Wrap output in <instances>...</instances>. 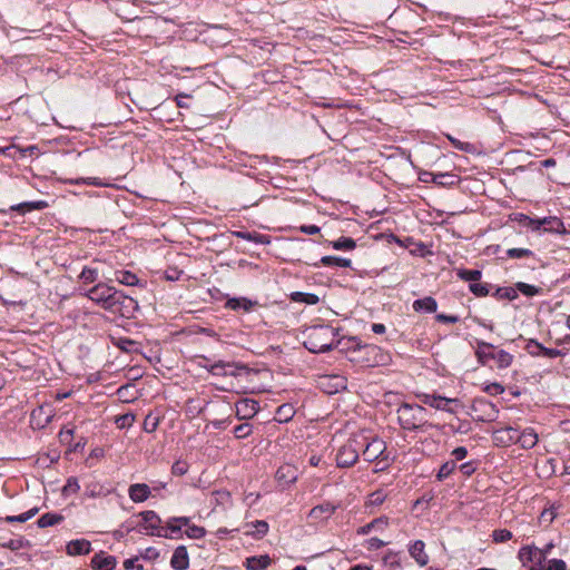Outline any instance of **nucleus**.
I'll return each instance as SVG.
<instances>
[{"mask_svg": "<svg viewBox=\"0 0 570 570\" xmlns=\"http://www.w3.org/2000/svg\"><path fill=\"white\" fill-rule=\"evenodd\" d=\"M304 335V346L312 353L327 352L338 343V332L330 325L312 326L305 331Z\"/></svg>", "mask_w": 570, "mask_h": 570, "instance_id": "1", "label": "nucleus"}, {"mask_svg": "<svg viewBox=\"0 0 570 570\" xmlns=\"http://www.w3.org/2000/svg\"><path fill=\"white\" fill-rule=\"evenodd\" d=\"M397 421L402 429L407 431L424 430L431 424L426 419V410L419 404L402 403L397 411Z\"/></svg>", "mask_w": 570, "mask_h": 570, "instance_id": "2", "label": "nucleus"}, {"mask_svg": "<svg viewBox=\"0 0 570 570\" xmlns=\"http://www.w3.org/2000/svg\"><path fill=\"white\" fill-rule=\"evenodd\" d=\"M87 296L108 312H119L118 299L122 298V293L115 287L99 283L88 291Z\"/></svg>", "mask_w": 570, "mask_h": 570, "instance_id": "3", "label": "nucleus"}, {"mask_svg": "<svg viewBox=\"0 0 570 570\" xmlns=\"http://www.w3.org/2000/svg\"><path fill=\"white\" fill-rule=\"evenodd\" d=\"M553 542L547 543L543 548H538L535 546H525L519 550V559L525 566L527 563H532L530 570H541L542 564L546 561L548 554L553 549Z\"/></svg>", "mask_w": 570, "mask_h": 570, "instance_id": "4", "label": "nucleus"}, {"mask_svg": "<svg viewBox=\"0 0 570 570\" xmlns=\"http://www.w3.org/2000/svg\"><path fill=\"white\" fill-rule=\"evenodd\" d=\"M365 436H354L342 445L336 454V463L340 468H350L358 460V450L363 448Z\"/></svg>", "mask_w": 570, "mask_h": 570, "instance_id": "5", "label": "nucleus"}, {"mask_svg": "<svg viewBox=\"0 0 570 570\" xmlns=\"http://www.w3.org/2000/svg\"><path fill=\"white\" fill-rule=\"evenodd\" d=\"M200 360L203 362L199 363V365L204 368H206L210 374L217 375V376H238L240 375V372L247 371L246 365L233 363V362H224L218 361L213 364H208V358L206 356H200Z\"/></svg>", "mask_w": 570, "mask_h": 570, "instance_id": "6", "label": "nucleus"}, {"mask_svg": "<svg viewBox=\"0 0 570 570\" xmlns=\"http://www.w3.org/2000/svg\"><path fill=\"white\" fill-rule=\"evenodd\" d=\"M363 446V456L364 460L367 462H373L379 459L385 460L387 458L384 455L386 444L382 439L373 438L371 441H367V439L365 438Z\"/></svg>", "mask_w": 570, "mask_h": 570, "instance_id": "7", "label": "nucleus"}, {"mask_svg": "<svg viewBox=\"0 0 570 570\" xmlns=\"http://www.w3.org/2000/svg\"><path fill=\"white\" fill-rule=\"evenodd\" d=\"M259 411V404L253 399H242L235 403V413L238 420H249Z\"/></svg>", "mask_w": 570, "mask_h": 570, "instance_id": "8", "label": "nucleus"}, {"mask_svg": "<svg viewBox=\"0 0 570 570\" xmlns=\"http://www.w3.org/2000/svg\"><path fill=\"white\" fill-rule=\"evenodd\" d=\"M139 517L141 518V522L139 523L140 532L154 535L155 531L160 528L161 520L155 511H142L139 513Z\"/></svg>", "mask_w": 570, "mask_h": 570, "instance_id": "9", "label": "nucleus"}, {"mask_svg": "<svg viewBox=\"0 0 570 570\" xmlns=\"http://www.w3.org/2000/svg\"><path fill=\"white\" fill-rule=\"evenodd\" d=\"M566 228L562 220L556 216H549L537 219L534 232L554 233L562 234Z\"/></svg>", "mask_w": 570, "mask_h": 570, "instance_id": "10", "label": "nucleus"}, {"mask_svg": "<svg viewBox=\"0 0 570 570\" xmlns=\"http://www.w3.org/2000/svg\"><path fill=\"white\" fill-rule=\"evenodd\" d=\"M518 430L512 426L498 429L493 432L492 439L497 445L509 446L517 443Z\"/></svg>", "mask_w": 570, "mask_h": 570, "instance_id": "11", "label": "nucleus"}, {"mask_svg": "<svg viewBox=\"0 0 570 570\" xmlns=\"http://www.w3.org/2000/svg\"><path fill=\"white\" fill-rule=\"evenodd\" d=\"M421 400L424 404H426L431 407H434V409L441 410V411H446L449 413H453L454 411L452 409L448 407L446 405L449 403L458 402L456 399H449V397L435 395V394H423L421 396Z\"/></svg>", "mask_w": 570, "mask_h": 570, "instance_id": "12", "label": "nucleus"}, {"mask_svg": "<svg viewBox=\"0 0 570 570\" xmlns=\"http://www.w3.org/2000/svg\"><path fill=\"white\" fill-rule=\"evenodd\" d=\"M336 509L337 507L335 504L331 502H324L311 509L308 518L315 522L325 521L334 514Z\"/></svg>", "mask_w": 570, "mask_h": 570, "instance_id": "13", "label": "nucleus"}, {"mask_svg": "<svg viewBox=\"0 0 570 570\" xmlns=\"http://www.w3.org/2000/svg\"><path fill=\"white\" fill-rule=\"evenodd\" d=\"M409 553L420 567H425L429 561V554L425 552V543L416 540L409 546Z\"/></svg>", "mask_w": 570, "mask_h": 570, "instance_id": "14", "label": "nucleus"}, {"mask_svg": "<svg viewBox=\"0 0 570 570\" xmlns=\"http://www.w3.org/2000/svg\"><path fill=\"white\" fill-rule=\"evenodd\" d=\"M472 409L483 413V416L480 417L481 421H492L498 414L495 405L485 400H475Z\"/></svg>", "mask_w": 570, "mask_h": 570, "instance_id": "15", "label": "nucleus"}, {"mask_svg": "<svg viewBox=\"0 0 570 570\" xmlns=\"http://www.w3.org/2000/svg\"><path fill=\"white\" fill-rule=\"evenodd\" d=\"M170 564L175 570H186L189 567V558L186 547L179 546L175 549Z\"/></svg>", "mask_w": 570, "mask_h": 570, "instance_id": "16", "label": "nucleus"}, {"mask_svg": "<svg viewBox=\"0 0 570 570\" xmlns=\"http://www.w3.org/2000/svg\"><path fill=\"white\" fill-rule=\"evenodd\" d=\"M67 554L69 556H83L91 551V543L86 539H76L68 542L66 547Z\"/></svg>", "mask_w": 570, "mask_h": 570, "instance_id": "17", "label": "nucleus"}, {"mask_svg": "<svg viewBox=\"0 0 570 570\" xmlns=\"http://www.w3.org/2000/svg\"><path fill=\"white\" fill-rule=\"evenodd\" d=\"M256 305H258L257 302L250 301L246 297H234L229 298L225 306L233 311H243L245 313L250 312Z\"/></svg>", "mask_w": 570, "mask_h": 570, "instance_id": "18", "label": "nucleus"}, {"mask_svg": "<svg viewBox=\"0 0 570 570\" xmlns=\"http://www.w3.org/2000/svg\"><path fill=\"white\" fill-rule=\"evenodd\" d=\"M128 494L131 501L144 502L150 495V488L145 483H135L129 487Z\"/></svg>", "mask_w": 570, "mask_h": 570, "instance_id": "19", "label": "nucleus"}, {"mask_svg": "<svg viewBox=\"0 0 570 570\" xmlns=\"http://www.w3.org/2000/svg\"><path fill=\"white\" fill-rule=\"evenodd\" d=\"M389 525V518L387 517H380L371 521L370 523L362 525L357 529V534L365 535L368 534L371 531H383Z\"/></svg>", "mask_w": 570, "mask_h": 570, "instance_id": "20", "label": "nucleus"}, {"mask_svg": "<svg viewBox=\"0 0 570 570\" xmlns=\"http://www.w3.org/2000/svg\"><path fill=\"white\" fill-rule=\"evenodd\" d=\"M517 443H520L523 449H532L538 443V434L531 428L521 433L518 431Z\"/></svg>", "mask_w": 570, "mask_h": 570, "instance_id": "21", "label": "nucleus"}, {"mask_svg": "<svg viewBox=\"0 0 570 570\" xmlns=\"http://www.w3.org/2000/svg\"><path fill=\"white\" fill-rule=\"evenodd\" d=\"M278 482L283 484H291L296 481L297 474L294 466L289 464L282 465L275 474Z\"/></svg>", "mask_w": 570, "mask_h": 570, "instance_id": "22", "label": "nucleus"}, {"mask_svg": "<svg viewBox=\"0 0 570 570\" xmlns=\"http://www.w3.org/2000/svg\"><path fill=\"white\" fill-rule=\"evenodd\" d=\"M494 353L495 351L492 344L485 342L478 343L475 355L481 364L485 365L490 360H493Z\"/></svg>", "mask_w": 570, "mask_h": 570, "instance_id": "23", "label": "nucleus"}, {"mask_svg": "<svg viewBox=\"0 0 570 570\" xmlns=\"http://www.w3.org/2000/svg\"><path fill=\"white\" fill-rule=\"evenodd\" d=\"M118 309L119 312H111L112 314H118L122 317H129L130 314L137 308V302L135 299H132L131 297L129 296H126L124 293H122V298H119L118 299Z\"/></svg>", "mask_w": 570, "mask_h": 570, "instance_id": "24", "label": "nucleus"}, {"mask_svg": "<svg viewBox=\"0 0 570 570\" xmlns=\"http://www.w3.org/2000/svg\"><path fill=\"white\" fill-rule=\"evenodd\" d=\"M271 562L272 560L267 554L254 556L246 559L245 567L247 570H264Z\"/></svg>", "mask_w": 570, "mask_h": 570, "instance_id": "25", "label": "nucleus"}, {"mask_svg": "<svg viewBox=\"0 0 570 570\" xmlns=\"http://www.w3.org/2000/svg\"><path fill=\"white\" fill-rule=\"evenodd\" d=\"M116 563V558L112 556L96 554L91 560L92 567L99 570H112Z\"/></svg>", "mask_w": 570, "mask_h": 570, "instance_id": "26", "label": "nucleus"}, {"mask_svg": "<svg viewBox=\"0 0 570 570\" xmlns=\"http://www.w3.org/2000/svg\"><path fill=\"white\" fill-rule=\"evenodd\" d=\"M245 528L247 530L245 531V534L253 535L255 538H263L268 532V523L266 521H256L246 523Z\"/></svg>", "mask_w": 570, "mask_h": 570, "instance_id": "27", "label": "nucleus"}, {"mask_svg": "<svg viewBox=\"0 0 570 570\" xmlns=\"http://www.w3.org/2000/svg\"><path fill=\"white\" fill-rule=\"evenodd\" d=\"M413 308L416 312L424 311L426 313H434L438 308V303L433 297L428 296V297L414 301Z\"/></svg>", "mask_w": 570, "mask_h": 570, "instance_id": "28", "label": "nucleus"}, {"mask_svg": "<svg viewBox=\"0 0 570 570\" xmlns=\"http://www.w3.org/2000/svg\"><path fill=\"white\" fill-rule=\"evenodd\" d=\"M114 345L126 353H135L139 351V343L128 337H118L112 340Z\"/></svg>", "mask_w": 570, "mask_h": 570, "instance_id": "29", "label": "nucleus"}, {"mask_svg": "<svg viewBox=\"0 0 570 570\" xmlns=\"http://www.w3.org/2000/svg\"><path fill=\"white\" fill-rule=\"evenodd\" d=\"M294 414H295V409L292 404H288V403L282 404L276 410L275 421H277L279 423H286L289 420H292Z\"/></svg>", "mask_w": 570, "mask_h": 570, "instance_id": "30", "label": "nucleus"}, {"mask_svg": "<svg viewBox=\"0 0 570 570\" xmlns=\"http://www.w3.org/2000/svg\"><path fill=\"white\" fill-rule=\"evenodd\" d=\"M115 279L126 286L139 285V278L130 271H116Z\"/></svg>", "mask_w": 570, "mask_h": 570, "instance_id": "31", "label": "nucleus"}, {"mask_svg": "<svg viewBox=\"0 0 570 570\" xmlns=\"http://www.w3.org/2000/svg\"><path fill=\"white\" fill-rule=\"evenodd\" d=\"M46 207H47V203L45 200H39V202L21 203V204L12 206L11 209L14 212L24 214L26 212L40 210Z\"/></svg>", "mask_w": 570, "mask_h": 570, "instance_id": "32", "label": "nucleus"}, {"mask_svg": "<svg viewBox=\"0 0 570 570\" xmlns=\"http://www.w3.org/2000/svg\"><path fill=\"white\" fill-rule=\"evenodd\" d=\"M62 520H63V517L61 514L48 512V513L42 514L38 519L37 524L39 528H47V527H52V525L59 524L60 522H62Z\"/></svg>", "mask_w": 570, "mask_h": 570, "instance_id": "33", "label": "nucleus"}, {"mask_svg": "<svg viewBox=\"0 0 570 570\" xmlns=\"http://www.w3.org/2000/svg\"><path fill=\"white\" fill-rule=\"evenodd\" d=\"M98 266H85L79 275V278L83 284H91L98 279Z\"/></svg>", "mask_w": 570, "mask_h": 570, "instance_id": "34", "label": "nucleus"}, {"mask_svg": "<svg viewBox=\"0 0 570 570\" xmlns=\"http://www.w3.org/2000/svg\"><path fill=\"white\" fill-rule=\"evenodd\" d=\"M291 298L294 302L305 303L307 305H315L320 302L318 296L313 293L294 292Z\"/></svg>", "mask_w": 570, "mask_h": 570, "instance_id": "35", "label": "nucleus"}, {"mask_svg": "<svg viewBox=\"0 0 570 570\" xmlns=\"http://www.w3.org/2000/svg\"><path fill=\"white\" fill-rule=\"evenodd\" d=\"M493 360L499 368H507L512 364L513 356L504 350H498L494 353Z\"/></svg>", "mask_w": 570, "mask_h": 570, "instance_id": "36", "label": "nucleus"}, {"mask_svg": "<svg viewBox=\"0 0 570 570\" xmlns=\"http://www.w3.org/2000/svg\"><path fill=\"white\" fill-rule=\"evenodd\" d=\"M235 235L238 238L254 242L256 244H268L269 243L268 236L258 234V233L236 232Z\"/></svg>", "mask_w": 570, "mask_h": 570, "instance_id": "37", "label": "nucleus"}, {"mask_svg": "<svg viewBox=\"0 0 570 570\" xmlns=\"http://www.w3.org/2000/svg\"><path fill=\"white\" fill-rule=\"evenodd\" d=\"M321 263L324 266H338V267H350L352 264L351 259L337 257V256H323L321 258Z\"/></svg>", "mask_w": 570, "mask_h": 570, "instance_id": "38", "label": "nucleus"}, {"mask_svg": "<svg viewBox=\"0 0 570 570\" xmlns=\"http://www.w3.org/2000/svg\"><path fill=\"white\" fill-rule=\"evenodd\" d=\"M334 249L337 250H352L356 247V243L350 237H340L337 240L332 243Z\"/></svg>", "mask_w": 570, "mask_h": 570, "instance_id": "39", "label": "nucleus"}, {"mask_svg": "<svg viewBox=\"0 0 570 570\" xmlns=\"http://www.w3.org/2000/svg\"><path fill=\"white\" fill-rule=\"evenodd\" d=\"M38 508L30 509L29 511L21 513L19 515H8L3 520L8 523L12 522H26L30 520L32 517H35L38 513Z\"/></svg>", "mask_w": 570, "mask_h": 570, "instance_id": "40", "label": "nucleus"}, {"mask_svg": "<svg viewBox=\"0 0 570 570\" xmlns=\"http://www.w3.org/2000/svg\"><path fill=\"white\" fill-rule=\"evenodd\" d=\"M481 271L479 269H459L458 276L466 282H478L481 278Z\"/></svg>", "mask_w": 570, "mask_h": 570, "instance_id": "41", "label": "nucleus"}, {"mask_svg": "<svg viewBox=\"0 0 570 570\" xmlns=\"http://www.w3.org/2000/svg\"><path fill=\"white\" fill-rule=\"evenodd\" d=\"M493 296H495L499 299L505 298L509 301H513L518 297V293L514 287H499V288H497Z\"/></svg>", "mask_w": 570, "mask_h": 570, "instance_id": "42", "label": "nucleus"}, {"mask_svg": "<svg viewBox=\"0 0 570 570\" xmlns=\"http://www.w3.org/2000/svg\"><path fill=\"white\" fill-rule=\"evenodd\" d=\"M456 468V462L455 461H446L445 463H443L438 472V480L442 481L444 479H446L448 476H450L452 474V472L455 470Z\"/></svg>", "mask_w": 570, "mask_h": 570, "instance_id": "43", "label": "nucleus"}, {"mask_svg": "<svg viewBox=\"0 0 570 570\" xmlns=\"http://www.w3.org/2000/svg\"><path fill=\"white\" fill-rule=\"evenodd\" d=\"M216 504L218 505H227L230 504L232 495L230 492L226 490H217L212 493Z\"/></svg>", "mask_w": 570, "mask_h": 570, "instance_id": "44", "label": "nucleus"}, {"mask_svg": "<svg viewBox=\"0 0 570 570\" xmlns=\"http://www.w3.org/2000/svg\"><path fill=\"white\" fill-rule=\"evenodd\" d=\"M515 289L520 291L523 295L529 296V297L538 295L541 291L539 287L523 283V282H518L515 284Z\"/></svg>", "mask_w": 570, "mask_h": 570, "instance_id": "45", "label": "nucleus"}, {"mask_svg": "<svg viewBox=\"0 0 570 570\" xmlns=\"http://www.w3.org/2000/svg\"><path fill=\"white\" fill-rule=\"evenodd\" d=\"M469 288L475 296L479 297L487 296L490 292L489 285L485 283L474 282L470 284Z\"/></svg>", "mask_w": 570, "mask_h": 570, "instance_id": "46", "label": "nucleus"}, {"mask_svg": "<svg viewBox=\"0 0 570 570\" xmlns=\"http://www.w3.org/2000/svg\"><path fill=\"white\" fill-rule=\"evenodd\" d=\"M253 432V426L249 423H242L234 429V435L236 439H245Z\"/></svg>", "mask_w": 570, "mask_h": 570, "instance_id": "47", "label": "nucleus"}, {"mask_svg": "<svg viewBox=\"0 0 570 570\" xmlns=\"http://www.w3.org/2000/svg\"><path fill=\"white\" fill-rule=\"evenodd\" d=\"M452 146L459 150L465 151V153H472L474 150V146L470 142H463L459 139L452 137L451 135L446 136Z\"/></svg>", "mask_w": 570, "mask_h": 570, "instance_id": "48", "label": "nucleus"}, {"mask_svg": "<svg viewBox=\"0 0 570 570\" xmlns=\"http://www.w3.org/2000/svg\"><path fill=\"white\" fill-rule=\"evenodd\" d=\"M492 538L497 543L507 542L512 538V532L507 529H498L493 531Z\"/></svg>", "mask_w": 570, "mask_h": 570, "instance_id": "49", "label": "nucleus"}, {"mask_svg": "<svg viewBox=\"0 0 570 570\" xmlns=\"http://www.w3.org/2000/svg\"><path fill=\"white\" fill-rule=\"evenodd\" d=\"M79 489H80V487H79L77 479L69 478L67 480V483L62 488V494L70 495V494L77 493L79 491Z\"/></svg>", "mask_w": 570, "mask_h": 570, "instance_id": "50", "label": "nucleus"}, {"mask_svg": "<svg viewBox=\"0 0 570 570\" xmlns=\"http://www.w3.org/2000/svg\"><path fill=\"white\" fill-rule=\"evenodd\" d=\"M186 534L191 539H200L206 534V530L203 527L191 524L187 527Z\"/></svg>", "mask_w": 570, "mask_h": 570, "instance_id": "51", "label": "nucleus"}, {"mask_svg": "<svg viewBox=\"0 0 570 570\" xmlns=\"http://www.w3.org/2000/svg\"><path fill=\"white\" fill-rule=\"evenodd\" d=\"M27 541L23 538L11 539L1 544V547L10 549V550H20L27 546Z\"/></svg>", "mask_w": 570, "mask_h": 570, "instance_id": "52", "label": "nucleus"}, {"mask_svg": "<svg viewBox=\"0 0 570 570\" xmlns=\"http://www.w3.org/2000/svg\"><path fill=\"white\" fill-rule=\"evenodd\" d=\"M538 218H531L524 214H518L515 220H518L522 226L530 228L532 232L535 230Z\"/></svg>", "mask_w": 570, "mask_h": 570, "instance_id": "53", "label": "nucleus"}, {"mask_svg": "<svg viewBox=\"0 0 570 570\" xmlns=\"http://www.w3.org/2000/svg\"><path fill=\"white\" fill-rule=\"evenodd\" d=\"M507 255L510 258H523V257L532 256L533 253H532V250H530L528 248H510V249H508Z\"/></svg>", "mask_w": 570, "mask_h": 570, "instance_id": "54", "label": "nucleus"}, {"mask_svg": "<svg viewBox=\"0 0 570 570\" xmlns=\"http://www.w3.org/2000/svg\"><path fill=\"white\" fill-rule=\"evenodd\" d=\"M188 471V464L185 461H176L171 466V472L175 475H184Z\"/></svg>", "mask_w": 570, "mask_h": 570, "instance_id": "55", "label": "nucleus"}, {"mask_svg": "<svg viewBox=\"0 0 570 570\" xmlns=\"http://www.w3.org/2000/svg\"><path fill=\"white\" fill-rule=\"evenodd\" d=\"M543 570H567V564L561 559H551Z\"/></svg>", "mask_w": 570, "mask_h": 570, "instance_id": "56", "label": "nucleus"}, {"mask_svg": "<svg viewBox=\"0 0 570 570\" xmlns=\"http://www.w3.org/2000/svg\"><path fill=\"white\" fill-rule=\"evenodd\" d=\"M385 494L382 491H375L370 495L368 504L370 505H380L384 502Z\"/></svg>", "mask_w": 570, "mask_h": 570, "instance_id": "57", "label": "nucleus"}, {"mask_svg": "<svg viewBox=\"0 0 570 570\" xmlns=\"http://www.w3.org/2000/svg\"><path fill=\"white\" fill-rule=\"evenodd\" d=\"M484 391L490 395H499L504 392V387L500 383H491L484 387Z\"/></svg>", "mask_w": 570, "mask_h": 570, "instance_id": "58", "label": "nucleus"}, {"mask_svg": "<svg viewBox=\"0 0 570 570\" xmlns=\"http://www.w3.org/2000/svg\"><path fill=\"white\" fill-rule=\"evenodd\" d=\"M366 543H367V548L370 550H379V549H381V548H383L384 546L387 544V542H385V541H383V540H381L379 538H371V539L367 540Z\"/></svg>", "mask_w": 570, "mask_h": 570, "instance_id": "59", "label": "nucleus"}, {"mask_svg": "<svg viewBox=\"0 0 570 570\" xmlns=\"http://www.w3.org/2000/svg\"><path fill=\"white\" fill-rule=\"evenodd\" d=\"M452 455L454 456V461H460V460H463L465 459V456L468 455V450L464 448V446H459V448H455L453 451H452Z\"/></svg>", "mask_w": 570, "mask_h": 570, "instance_id": "60", "label": "nucleus"}, {"mask_svg": "<svg viewBox=\"0 0 570 570\" xmlns=\"http://www.w3.org/2000/svg\"><path fill=\"white\" fill-rule=\"evenodd\" d=\"M436 320L439 322H442V323H458L459 322V317L455 316V315H445V314H438L436 315Z\"/></svg>", "mask_w": 570, "mask_h": 570, "instance_id": "61", "label": "nucleus"}, {"mask_svg": "<svg viewBox=\"0 0 570 570\" xmlns=\"http://www.w3.org/2000/svg\"><path fill=\"white\" fill-rule=\"evenodd\" d=\"M299 230L304 234H307V235H314V234H317L320 233V227L316 226V225H302L299 227Z\"/></svg>", "mask_w": 570, "mask_h": 570, "instance_id": "62", "label": "nucleus"}, {"mask_svg": "<svg viewBox=\"0 0 570 570\" xmlns=\"http://www.w3.org/2000/svg\"><path fill=\"white\" fill-rule=\"evenodd\" d=\"M134 419L135 417L132 414H126L119 417L117 420V423L119 424L120 428H125L126 425H130L134 422Z\"/></svg>", "mask_w": 570, "mask_h": 570, "instance_id": "63", "label": "nucleus"}, {"mask_svg": "<svg viewBox=\"0 0 570 570\" xmlns=\"http://www.w3.org/2000/svg\"><path fill=\"white\" fill-rule=\"evenodd\" d=\"M554 518L556 513L552 510H544L540 515V520L548 523H551Z\"/></svg>", "mask_w": 570, "mask_h": 570, "instance_id": "64", "label": "nucleus"}]
</instances>
